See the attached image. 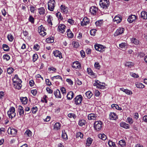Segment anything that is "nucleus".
Returning <instances> with one entry per match:
<instances>
[{
  "instance_id": "f257e3e1",
  "label": "nucleus",
  "mask_w": 147,
  "mask_h": 147,
  "mask_svg": "<svg viewBox=\"0 0 147 147\" xmlns=\"http://www.w3.org/2000/svg\"><path fill=\"white\" fill-rule=\"evenodd\" d=\"M15 111V109L13 107H10L7 112L9 118L12 119L15 117L16 115Z\"/></svg>"
},
{
  "instance_id": "f03ea898",
  "label": "nucleus",
  "mask_w": 147,
  "mask_h": 147,
  "mask_svg": "<svg viewBox=\"0 0 147 147\" xmlns=\"http://www.w3.org/2000/svg\"><path fill=\"white\" fill-rule=\"evenodd\" d=\"M100 5L103 9H107L109 6V0H100Z\"/></svg>"
},
{
  "instance_id": "7ed1b4c3",
  "label": "nucleus",
  "mask_w": 147,
  "mask_h": 147,
  "mask_svg": "<svg viewBox=\"0 0 147 147\" xmlns=\"http://www.w3.org/2000/svg\"><path fill=\"white\" fill-rule=\"evenodd\" d=\"M83 98L81 95H77L74 99L75 104L76 105H79L81 104Z\"/></svg>"
},
{
  "instance_id": "20e7f679",
  "label": "nucleus",
  "mask_w": 147,
  "mask_h": 147,
  "mask_svg": "<svg viewBox=\"0 0 147 147\" xmlns=\"http://www.w3.org/2000/svg\"><path fill=\"white\" fill-rule=\"evenodd\" d=\"M55 1L54 0H50L49 2L48 5V9L51 11H53L55 7Z\"/></svg>"
},
{
  "instance_id": "39448f33",
  "label": "nucleus",
  "mask_w": 147,
  "mask_h": 147,
  "mask_svg": "<svg viewBox=\"0 0 147 147\" xmlns=\"http://www.w3.org/2000/svg\"><path fill=\"white\" fill-rule=\"evenodd\" d=\"M94 47L96 50L101 52L104 51L106 48V47H104L102 45L97 44L95 45Z\"/></svg>"
},
{
  "instance_id": "423d86ee",
  "label": "nucleus",
  "mask_w": 147,
  "mask_h": 147,
  "mask_svg": "<svg viewBox=\"0 0 147 147\" xmlns=\"http://www.w3.org/2000/svg\"><path fill=\"white\" fill-rule=\"evenodd\" d=\"M102 122L100 121H96L94 124V129L97 131H99L102 128Z\"/></svg>"
},
{
  "instance_id": "0eeeda50",
  "label": "nucleus",
  "mask_w": 147,
  "mask_h": 147,
  "mask_svg": "<svg viewBox=\"0 0 147 147\" xmlns=\"http://www.w3.org/2000/svg\"><path fill=\"white\" fill-rule=\"evenodd\" d=\"M17 132V129H14L13 128H11V127H9L7 130V132L9 134H11L13 136L16 135Z\"/></svg>"
},
{
  "instance_id": "6e6552de",
  "label": "nucleus",
  "mask_w": 147,
  "mask_h": 147,
  "mask_svg": "<svg viewBox=\"0 0 147 147\" xmlns=\"http://www.w3.org/2000/svg\"><path fill=\"white\" fill-rule=\"evenodd\" d=\"M124 29L123 28H119L114 33L115 36H117L120 35L123 33Z\"/></svg>"
},
{
  "instance_id": "1a4fd4ad",
  "label": "nucleus",
  "mask_w": 147,
  "mask_h": 147,
  "mask_svg": "<svg viewBox=\"0 0 147 147\" xmlns=\"http://www.w3.org/2000/svg\"><path fill=\"white\" fill-rule=\"evenodd\" d=\"M89 22V20L87 17H84L82 21L81 22V24L82 26H84L88 24Z\"/></svg>"
},
{
  "instance_id": "9d476101",
  "label": "nucleus",
  "mask_w": 147,
  "mask_h": 147,
  "mask_svg": "<svg viewBox=\"0 0 147 147\" xmlns=\"http://www.w3.org/2000/svg\"><path fill=\"white\" fill-rule=\"evenodd\" d=\"M98 9L95 6L92 7L90 9V12L92 14L95 15Z\"/></svg>"
},
{
  "instance_id": "9b49d317",
  "label": "nucleus",
  "mask_w": 147,
  "mask_h": 147,
  "mask_svg": "<svg viewBox=\"0 0 147 147\" xmlns=\"http://www.w3.org/2000/svg\"><path fill=\"white\" fill-rule=\"evenodd\" d=\"M72 66L73 67L77 69H80L81 67V64L78 61L74 62Z\"/></svg>"
},
{
  "instance_id": "f8f14e48",
  "label": "nucleus",
  "mask_w": 147,
  "mask_h": 147,
  "mask_svg": "<svg viewBox=\"0 0 147 147\" xmlns=\"http://www.w3.org/2000/svg\"><path fill=\"white\" fill-rule=\"evenodd\" d=\"M66 27V26L64 24H61L59 25L58 26L59 32L63 33L65 31Z\"/></svg>"
},
{
  "instance_id": "ddd939ff",
  "label": "nucleus",
  "mask_w": 147,
  "mask_h": 147,
  "mask_svg": "<svg viewBox=\"0 0 147 147\" xmlns=\"http://www.w3.org/2000/svg\"><path fill=\"white\" fill-rule=\"evenodd\" d=\"M136 19V16L134 15H132L129 16L128 18L127 19V21L128 22L131 23L132 22L134 21Z\"/></svg>"
},
{
  "instance_id": "4468645a",
  "label": "nucleus",
  "mask_w": 147,
  "mask_h": 147,
  "mask_svg": "<svg viewBox=\"0 0 147 147\" xmlns=\"http://www.w3.org/2000/svg\"><path fill=\"white\" fill-rule=\"evenodd\" d=\"M61 11L64 13H67L68 12V8L65 5H61L60 7Z\"/></svg>"
},
{
  "instance_id": "2eb2a0df",
  "label": "nucleus",
  "mask_w": 147,
  "mask_h": 147,
  "mask_svg": "<svg viewBox=\"0 0 147 147\" xmlns=\"http://www.w3.org/2000/svg\"><path fill=\"white\" fill-rule=\"evenodd\" d=\"M53 54L55 57H59L60 59L62 58L61 53V52L59 51L56 50L54 51L53 52Z\"/></svg>"
},
{
  "instance_id": "dca6fc26",
  "label": "nucleus",
  "mask_w": 147,
  "mask_h": 147,
  "mask_svg": "<svg viewBox=\"0 0 147 147\" xmlns=\"http://www.w3.org/2000/svg\"><path fill=\"white\" fill-rule=\"evenodd\" d=\"M74 96V93L72 91H70L67 93V99L68 100H71L73 97Z\"/></svg>"
},
{
  "instance_id": "f3484780",
  "label": "nucleus",
  "mask_w": 147,
  "mask_h": 147,
  "mask_svg": "<svg viewBox=\"0 0 147 147\" xmlns=\"http://www.w3.org/2000/svg\"><path fill=\"white\" fill-rule=\"evenodd\" d=\"M97 117V115L91 113L89 114L88 116V120H95L96 118Z\"/></svg>"
},
{
  "instance_id": "a211bd4d",
  "label": "nucleus",
  "mask_w": 147,
  "mask_h": 147,
  "mask_svg": "<svg viewBox=\"0 0 147 147\" xmlns=\"http://www.w3.org/2000/svg\"><path fill=\"white\" fill-rule=\"evenodd\" d=\"M110 119L112 120H116L117 118L116 114L114 113H111L109 115Z\"/></svg>"
},
{
  "instance_id": "6ab92c4d",
  "label": "nucleus",
  "mask_w": 147,
  "mask_h": 147,
  "mask_svg": "<svg viewBox=\"0 0 147 147\" xmlns=\"http://www.w3.org/2000/svg\"><path fill=\"white\" fill-rule=\"evenodd\" d=\"M54 93L56 98H61L60 92L59 90L57 89L56 91H54Z\"/></svg>"
},
{
  "instance_id": "aec40b11",
  "label": "nucleus",
  "mask_w": 147,
  "mask_h": 147,
  "mask_svg": "<svg viewBox=\"0 0 147 147\" xmlns=\"http://www.w3.org/2000/svg\"><path fill=\"white\" fill-rule=\"evenodd\" d=\"M122 20V17L120 16L119 17V16H115L113 19L114 22H116L117 23H119Z\"/></svg>"
},
{
  "instance_id": "412c9836",
  "label": "nucleus",
  "mask_w": 147,
  "mask_h": 147,
  "mask_svg": "<svg viewBox=\"0 0 147 147\" xmlns=\"http://www.w3.org/2000/svg\"><path fill=\"white\" fill-rule=\"evenodd\" d=\"M18 111L20 116L23 115L24 114V111L23 107L21 106H19Z\"/></svg>"
},
{
  "instance_id": "4be33fe9",
  "label": "nucleus",
  "mask_w": 147,
  "mask_h": 147,
  "mask_svg": "<svg viewBox=\"0 0 147 147\" xmlns=\"http://www.w3.org/2000/svg\"><path fill=\"white\" fill-rule=\"evenodd\" d=\"M141 17L144 20L147 19V12L145 11H142L141 13Z\"/></svg>"
},
{
  "instance_id": "5701e85b",
  "label": "nucleus",
  "mask_w": 147,
  "mask_h": 147,
  "mask_svg": "<svg viewBox=\"0 0 147 147\" xmlns=\"http://www.w3.org/2000/svg\"><path fill=\"white\" fill-rule=\"evenodd\" d=\"M20 100L23 104L25 105L27 103L28 100L26 97H21Z\"/></svg>"
},
{
  "instance_id": "b1692460",
  "label": "nucleus",
  "mask_w": 147,
  "mask_h": 147,
  "mask_svg": "<svg viewBox=\"0 0 147 147\" xmlns=\"http://www.w3.org/2000/svg\"><path fill=\"white\" fill-rule=\"evenodd\" d=\"M120 125L121 127L125 129H129V125L125 122H121L120 123Z\"/></svg>"
},
{
  "instance_id": "393cba45",
  "label": "nucleus",
  "mask_w": 147,
  "mask_h": 147,
  "mask_svg": "<svg viewBox=\"0 0 147 147\" xmlns=\"http://www.w3.org/2000/svg\"><path fill=\"white\" fill-rule=\"evenodd\" d=\"M13 86L14 87L20 90V89L22 87V85L21 83H13Z\"/></svg>"
},
{
  "instance_id": "a878e982",
  "label": "nucleus",
  "mask_w": 147,
  "mask_h": 147,
  "mask_svg": "<svg viewBox=\"0 0 147 147\" xmlns=\"http://www.w3.org/2000/svg\"><path fill=\"white\" fill-rule=\"evenodd\" d=\"M93 139L90 138H88L87 139L86 142V144L87 146H89L91 144Z\"/></svg>"
},
{
  "instance_id": "bb28decb",
  "label": "nucleus",
  "mask_w": 147,
  "mask_h": 147,
  "mask_svg": "<svg viewBox=\"0 0 147 147\" xmlns=\"http://www.w3.org/2000/svg\"><path fill=\"white\" fill-rule=\"evenodd\" d=\"M46 42L47 43H52L54 42V38L53 37L51 36L50 38H48L46 39Z\"/></svg>"
},
{
  "instance_id": "cd10ccee",
  "label": "nucleus",
  "mask_w": 147,
  "mask_h": 147,
  "mask_svg": "<svg viewBox=\"0 0 147 147\" xmlns=\"http://www.w3.org/2000/svg\"><path fill=\"white\" fill-rule=\"evenodd\" d=\"M119 144L122 147H124L126 146V143L124 140H122L119 142Z\"/></svg>"
},
{
  "instance_id": "c85d7f7f",
  "label": "nucleus",
  "mask_w": 147,
  "mask_h": 147,
  "mask_svg": "<svg viewBox=\"0 0 147 147\" xmlns=\"http://www.w3.org/2000/svg\"><path fill=\"white\" fill-rule=\"evenodd\" d=\"M61 125L58 122L56 123L54 125V129L55 130H58L60 129Z\"/></svg>"
},
{
  "instance_id": "c756f323",
  "label": "nucleus",
  "mask_w": 147,
  "mask_h": 147,
  "mask_svg": "<svg viewBox=\"0 0 147 147\" xmlns=\"http://www.w3.org/2000/svg\"><path fill=\"white\" fill-rule=\"evenodd\" d=\"M86 123V121L84 119H82L79 121L78 124L80 126H82L83 125H85Z\"/></svg>"
},
{
  "instance_id": "7c9ffc66",
  "label": "nucleus",
  "mask_w": 147,
  "mask_h": 147,
  "mask_svg": "<svg viewBox=\"0 0 147 147\" xmlns=\"http://www.w3.org/2000/svg\"><path fill=\"white\" fill-rule=\"evenodd\" d=\"M67 35L68 37L71 38H72L74 36L73 33L69 29H68L67 31Z\"/></svg>"
},
{
  "instance_id": "2f4dec72",
  "label": "nucleus",
  "mask_w": 147,
  "mask_h": 147,
  "mask_svg": "<svg viewBox=\"0 0 147 147\" xmlns=\"http://www.w3.org/2000/svg\"><path fill=\"white\" fill-rule=\"evenodd\" d=\"M125 65L128 67H131L134 66V63L131 62H127L125 63Z\"/></svg>"
},
{
  "instance_id": "473e14b6",
  "label": "nucleus",
  "mask_w": 147,
  "mask_h": 147,
  "mask_svg": "<svg viewBox=\"0 0 147 147\" xmlns=\"http://www.w3.org/2000/svg\"><path fill=\"white\" fill-rule=\"evenodd\" d=\"M87 71L89 74L91 76H95V73H94L91 69L90 68H88L87 69Z\"/></svg>"
},
{
  "instance_id": "72a5a7b5",
  "label": "nucleus",
  "mask_w": 147,
  "mask_h": 147,
  "mask_svg": "<svg viewBox=\"0 0 147 147\" xmlns=\"http://www.w3.org/2000/svg\"><path fill=\"white\" fill-rule=\"evenodd\" d=\"M38 12L40 15H43L45 13V10L43 7H42L38 9Z\"/></svg>"
},
{
  "instance_id": "f704fd0d",
  "label": "nucleus",
  "mask_w": 147,
  "mask_h": 147,
  "mask_svg": "<svg viewBox=\"0 0 147 147\" xmlns=\"http://www.w3.org/2000/svg\"><path fill=\"white\" fill-rule=\"evenodd\" d=\"M131 42L136 45H138L139 41L135 38H133L131 39Z\"/></svg>"
},
{
  "instance_id": "c9c22d12",
  "label": "nucleus",
  "mask_w": 147,
  "mask_h": 147,
  "mask_svg": "<svg viewBox=\"0 0 147 147\" xmlns=\"http://www.w3.org/2000/svg\"><path fill=\"white\" fill-rule=\"evenodd\" d=\"M3 48L4 50L5 51H8L9 50V47L7 45L3 44Z\"/></svg>"
},
{
  "instance_id": "e433bc0d",
  "label": "nucleus",
  "mask_w": 147,
  "mask_h": 147,
  "mask_svg": "<svg viewBox=\"0 0 147 147\" xmlns=\"http://www.w3.org/2000/svg\"><path fill=\"white\" fill-rule=\"evenodd\" d=\"M62 137L64 139H67V135L66 133L65 132V130H62Z\"/></svg>"
},
{
  "instance_id": "4c0bfd02",
  "label": "nucleus",
  "mask_w": 147,
  "mask_h": 147,
  "mask_svg": "<svg viewBox=\"0 0 147 147\" xmlns=\"http://www.w3.org/2000/svg\"><path fill=\"white\" fill-rule=\"evenodd\" d=\"M86 94L88 98H90L92 95V93L90 91L87 92L86 93Z\"/></svg>"
},
{
  "instance_id": "58836bf2",
  "label": "nucleus",
  "mask_w": 147,
  "mask_h": 147,
  "mask_svg": "<svg viewBox=\"0 0 147 147\" xmlns=\"http://www.w3.org/2000/svg\"><path fill=\"white\" fill-rule=\"evenodd\" d=\"M108 144L109 146L111 147H116L115 143L112 141L109 140L108 141Z\"/></svg>"
},
{
  "instance_id": "ea45409f",
  "label": "nucleus",
  "mask_w": 147,
  "mask_h": 147,
  "mask_svg": "<svg viewBox=\"0 0 147 147\" xmlns=\"http://www.w3.org/2000/svg\"><path fill=\"white\" fill-rule=\"evenodd\" d=\"M136 85L137 87L138 88L142 89L144 87V85L140 83H138L137 84H136Z\"/></svg>"
},
{
  "instance_id": "a19ab883",
  "label": "nucleus",
  "mask_w": 147,
  "mask_h": 147,
  "mask_svg": "<svg viewBox=\"0 0 147 147\" xmlns=\"http://www.w3.org/2000/svg\"><path fill=\"white\" fill-rule=\"evenodd\" d=\"M83 134L81 132H78L76 133V137L77 138H83Z\"/></svg>"
},
{
  "instance_id": "79ce46f5",
  "label": "nucleus",
  "mask_w": 147,
  "mask_h": 147,
  "mask_svg": "<svg viewBox=\"0 0 147 147\" xmlns=\"http://www.w3.org/2000/svg\"><path fill=\"white\" fill-rule=\"evenodd\" d=\"M32 133L31 131L30 130H27L25 133V135L28 136L30 137L32 136Z\"/></svg>"
},
{
  "instance_id": "37998d69",
  "label": "nucleus",
  "mask_w": 147,
  "mask_h": 147,
  "mask_svg": "<svg viewBox=\"0 0 147 147\" xmlns=\"http://www.w3.org/2000/svg\"><path fill=\"white\" fill-rule=\"evenodd\" d=\"M111 107L112 108L115 107L116 109L119 110H122L121 108L119 107V106L117 105L113 104L111 105Z\"/></svg>"
},
{
  "instance_id": "c03bdc74",
  "label": "nucleus",
  "mask_w": 147,
  "mask_h": 147,
  "mask_svg": "<svg viewBox=\"0 0 147 147\" xmlns=\"http://www.w3.org/2000/svg\"><path fill=\"white\" fill-rule=\"evenodd\" d=\"M7 37L8 39L10 41H12L13 39V37L11 34H9L7 35Z\"/></svg>"
},
{
  "instance_id": "a18cd8bd",
  "label": "nucleus",
  "mask_w": 147,
  "mask_h": 147,
  "mask_svg": "<svg viewBox=\"0 0 147 147\" xmlns=\"http://www.w3.org/2000/svg\"><path fill=\"white\" fill-rule=\"evenodd\" d=\"M98 137L103 140H105L107 138L106 136L104 134H100L98 135Z\"/></svg>"
},
{
  "instance_id": "49530a36",
  "label": "nucleus",
  "mask_w": 147,
  "mask_h": 147,
  "mask_svg": "<svg viewBox=\"0 0 147 147\" xmlns=\"http://www.w3.org/2000/svg\"><path fill=\"white\" fill-rule=\"evenodd\" d=\"M37 110H38L37 107L36 106H35V107H34L32 108L31 111H32V113L33 114H35L36 113Z\"/></svg>"
},
{
  "instance_id": "de8ad7c7",
  "label": "nucleus",
  "mask_w": 147,
  "mask_h": 147,
  "mask_svg": "<svg viewBox=\"0 0 147 147\" xmlns=\"http://www.w3.org/2000/svg\"><path fill=\"white\" fill-rule=\"evenodd\" d=\"M72 43L74 45V47L77 48L79 47V44L78 42L74 41H73Z\"/></svg>"
},
{
  "instance_id": "09e8293b",
  "label": "nucleus",
  "mask_w": 147,
  "mask_h": 147,
  "mask_svg": "<svg viewBox=\"0 0 147 147\" xmlns=\"http://www.w3.org/2000/svg\"><path fill=\"white\" fill-rule=\"evenodd\" d=\"M28 20L32 23L34 24V19L32 16H29Z\"/></svg>"
},
{
  "instance_id": "8fccbe9b",
  "label": "nucleus",
  "mask_w": 147,
  "mask_h": 147,
  "mask_svg": "<svg viewBox=\"0 0 147 147\" xmlns=\"http://www.w3.org/2000/svg\"><path fill=\"white\" fill-rule=\"evenodd\" d=\"M3 58L4 59H5L7 61L9 60L10 59L9 56L7 54L4 55L3 56Z\"/></svg>"
},
{
  "instance_id": "3c124183",
  "label": "nucleus",
  "mask_w": 147,
  "mask_h": 147,
  "mask_svg": "<svg viewBox=\"0 0 147 147\" xmlns=\"http://www.w3.org/2000/svg\"><path fill=\"white\" fill-rule=\"evenodd\" d=\"M130 75L134 78H138L139 77L138 75L135 73L131 72L130 74Z\"/></svg>"
},
{
  "instance_id": "603ef678",
  "label": "nucleus",
  "mask_w": 147,
  "mask_h": 147,
  "mask_svg": "<svg viewBox=\"0 0 147 147\" xmlns=\"http://www.w3.org/2000/svg\"><path fill=\"white\" fill-rule=\"evenodd\" d=\"M13 71V68L11 67L7 69V72L8 74H10L12 73Z\"/></svg>"
},
{
  "instance_id": "864d4df0",
  "label": "nucleus",
  "mask_w": 147,
  "mask_h": 147,
  "mask_svg": "<svg viewBox=\"0 0 147 147\" xmlns=\"http://www.w3.org/2000/svg\"><path fill=\"white\" fill-rule=\"evenodd\" d=\"M56 15L57 17L58 18H59L61 20H62L63 19V18L62 17L60 13L58 12V13H56Z\"/></svg>"
},
{
  "instance_id": "5fc2aeb1",
  "label": "nucleus",
  "mask_w": 147,
  "mask_h": 147,
  "mask_svg": "<svg viewBox=\"0 0 147 147\" xmlns=\"http://www.w3.org/2000/svg\"><path fill=\"white\" fill-rule=\"evenodd\" d=\"M38 59V55L36 54H34L33 55V61L34 62L36 61Z\"/></svg>"
},
{
  "instance_id": "6e6d98bb",
  "label": "nucleus",
  "mask_w": 147,
  "mask_h": 147,
  "mask_svg": "<svg viewBox=\"0 0 147 147\" xmlns=\"http://www.w3.org/2000/svg\"><path fill=\"white\" fill-rule=\"evenodd\" d=\"M60 90L62 92V93L63 94H65L66 93V91L65 90V89L64 87H61L60 89Z\"/></svg>"
},
{
  "instance_id": "4d7b16f0",
  "label": "nucleus",
  "mask_w": 147,
  "mask_h": 147,
  "mask_svg": "<svg viewBox=\"0 0 147 147\" xmlns=\"http://www.w3.org/2000/svg\"><path fill=\"white\" fill-rule=\"evenodd\" d=\"M39 33L40 35H42L43 36H44L46 34V32L43 31V29H42V30H40Z\"/></svg>"
},
{
  "instance_id": "13d9d810",
  "label": "nucleus",
  "mask_w": 147,
  "mask_h": 147,
  "mask_svg": "<svg viewBox=\"0 0 147 147\" xmlns=\"http://www.w3.org/2000/svg\"><path fill=\"white\" fill-rule=\"evenodd\" d=\"M128 122L130 124H131L133 123V120L131 118L128 117L127 118Z\"/></svg>"
},
{
  "instance_id": "bf43d9fd",
  "label": "nucleus",
  "mask_w": 147,
  "mask_h": 147,
  "mask_svg": "<svg viewBox=\"0 0 147 147\" xmlns=\"http://www.w3.org/2000/svg\"><path fill=\"white\" fill-rule=\"evenodd\" d=\"M125 93L128 95L131 94H132V92L131 90H129L128 89H126V90H125Z\"/></svg>"
},
{
  "instance_id": "052dcab7",
  "label": "nucleus",
  "mask_w": 147,
  "mask_h": 147,
  "mask_svg": "<svg viewBox=\"0 0 147 147\" xmlns=\"http://www.w3.org/2000/svg\"><path fill=\"white\" fill-rule=\"evenodd\" d=\"M68 116L70 118H75L76 117L74 113H69L68 114Z\"/></svg>"
},
{
  "instance_id": "680f3d73",
  "label": "nucleus",
  "mask_w": 147,
  "mask_h": 147,
  "mask_svg": "<svg viewBox=\"0 0 147 147\" xmlns=\"http://www.w3.org/2000/svg\"><path fill=\"white\" fill-rule=\"evenodd\" d=\"M55 78L56 79H61L62 80V78H61V77L59 76H54L52 78V79L54 80Z\"/></svg>"
},
{
  "instance_id": "e2e57ef3",
  "label": "nucleus",
  "mask_w": 147,
  "mask_h": 147,
  "mask_svg": "<svg viewBox=\"0 0 147 147\" xmlns=\"http://www.w3.org/2000/svg\"><path fill=\"white\" fill-rule=\"evenodd\" d=\"M47 98V96L46 95H44V96H43V100H42L41 101L42 102H45V103H47V101L46 99V98Z\"/></svg>"
},
{
  "instance_id": "0e129e2a",
  "label": "nucleus",
  "mask_w": 147,
  "mask_h": 147,
  "mask_svg": "<svg viewBox=\"0 0 147 147\" xmlns=\"http://www.w3.org/2000/svg\"><path fill=\"white\" fill-rule=\"evenodd\" d=\"M39 48V46L38 44H36V45H34V49L36 51H38V50Z\"/></svg>"
},
{
  "instance_id": "69168bd1",
  "label": "nucleus",
  "mask_w": 147,
  "mask_h": 147,
  "mask_svg": "<svg viewBox=\"0 0 147 147\" xmlns=\"http://www.w3.org/2000/svg\"><path fill=\"white\" fill-rule=\"evenodd\" d=\"M96 32L95 29H92L90 31V34L91 35H94Z\"/></svg>"
},
{
  "instance_id": "338daca9",
  "label": "nucleus",
  "mask_w": 147,
  "mask_h": 147,
  "mask_svg": "<svg viewBox=\"0 0 147 147\" xmlns=\"http://www.w3.org/2000/svg\"><path fill=\"white\" fill-rule=\"evenodd\" d=\"M35 10V8L32 5H30V10L31 12L34 13Z\"/></svg>"
},
{
  "instance_id": "774afa93",
  "label": "nucleus",
  "mask_w": 147,
  "mask_h": 147,
  "mask_svg": "<svg viewBox=\"0 0 147 147\" xmlns=\"http://www.w3.org/2000/svg\"><path fill=\"white\" fill-rule=\"evenodd\" d=\"M105 87V86L104 85L100 84V83H98V85H97V88L101 89H103Z\"/></svg>"
}]
</instances>
